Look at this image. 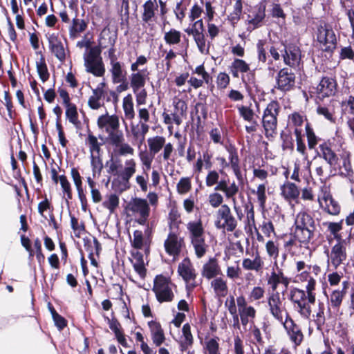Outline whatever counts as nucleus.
Instances as JSON below:
<instances>
[{
  "label": "nucleus",
  "instance_id": "20",
  "mask_svg": "<svg viewBox=\"0 0 354 354\" xmlns=\"http://www.w3.org/2000/svg\"><path fill=\"white\" fill-rule=\"evenodd\" d=\"M98 128L106 133L117 130L120 127L119 117L115 115H109L107 112L100 115L97 120Z\"/></svg>",
  "mask_w": 354,
  "mask_h": 354
},
{
  "label": "nucleus",
  "instance_id": "6",
  "mask_svg": "<svg viewBox=\"0 0 354 354\" xmlns=\"http://www.w3.org/2000/svg\"><path fill=\"white\" fill-rule=\"evenodd\" d=\"M148 62L145 55H140L136 62L131 64L130 69L132 72L129 76L130 86L131 88L144 87L149 79V72L147 68L139 69V67L145 65Z\"/></svg>",
  "mask_w": 354,
  "mask_h": 354
},
{
  "label": "nucleus",
  "instance_id": "13",
  "mask_svg": "<svg viewBox=\"0 0 354 354\" xmlns=\"http://www.w3.org/2000/svg\"><path fill=\"white\" fill-rule=\"evenodd\" d=\"M266 5L265 1H261L249 12L247 16V29L252 31L263 25L266 17Z\"/></svg>",
  "mask_w": 354,
  "mask_h": 354
},
{
  "label": "nucleus",
  "instance_id": "63",
  "mask_svg": "<svg viewBox=\"0 0 354 354\" xmlns=\"http://www.w3.org/2000/svg\"><path fill=\"white\" fill-rule=\"evenodd\" d=\"M219 172L214 169H209L205 177V185L208 187L217 185L219 183Z\"/></svg>",
  "mask_w": 354,
  "mask_h": 354
},
{
  "label": "nucleus",
  "instance_id": "64",
  "mask_svg": "<svg viewBox=\"0 0 354 354\" xmlns=\"http://www.w3.org/2000/svg\"><path fill=\"white\" fill-rule=\"evenodd\" d=\"M168 219L170 230L178 228V225L180 223V213L176 209L172 208L169 213Z\"/></svg>",
  "mask_w": 354,
  "mask_h": 354
},
{
  "label": "nucleus",
  "instance_id": "8",
  "mask_svg": "<svg viewBox=\"0 0 354 354\" xmlns=\"http://www.w3.org/2000/svg\"><path fill=\"white\" fill-rule=\"evenodd\" d=\"M158 8V5L156 0H147L142 6L141 19L142 26L149 34H152L156 29V12Z\"/></svg>",
  "mask_w": 354,
  "mask_h": 354
},
{
  "label": "nucleus",
  "instance_id": "37",
  "mask_svg": "<svg viewBox=\"0 0 354 354\" xmlns=\"http://www.w3.org/2000/svg\"><path fill=\"white\" fill-rule=\"evenodd\" d=\"M210 285L216 295L224 297L227 295V281L223 277L218 276L216 278L212 279Z\"/></svg>",
  "mask_w": 354,
  "mask_h": 354
},
{
  "label": "nucleus",
  "instance_id": "24",
  "mask_svg": "<svg viewBox=\"0 0 354 354\" xmlns=\"http://www.w3.org/2000/svg\"><path fill=\"white\" fill-rule=\"evenodd\" d=\"M109 72L111 75V80L113 84H118L127 80V71L124 64L113 59L110 63Z\"/></svg>",
  "mask_w": 354,
  "mask_h": 354
},
{
  "label": "nucleus",
  "instance_id": "57",
  "mask_svg": "<svg viewBox=\"0 0 354 354\" xmlns=\"http://www.w3.org/2000/svg\"><path fill=\"white\" fill-rule=\"evenodd\" d=\"M199 51L202 54H207L209 51V45L206 42L204 32L192 36Z\"/></svg>",
  "mask_w": 354,
  "mask_h": 354
},
{
  "label": "nucleus",
  "instance_id": "25",
  "mask_svg": "<svg viewBox=\"0 0 354 354\" xmlns=\"http://www.w3.org/2000/svg\"><path fill=\"white\" fill-rule=\"evenodd\" d=\"M49 43V48L51 53L61 62H63L66 59V49L64 46V44L59 37L52 34L48 37Z\"/></svg>",
  "mask_w": 354,
  "mask_h": 354
},
{
  "label": "nucleus",
  "instance_id": "23",
  "mask_svg": "<svg viewBox=\"0 0 354 354\" xmlns=\"http://www.w3.org/2000/svg\"><path fill=\"white\" fill-rule=\"evenodd\" d=\"M229 156H228V164L229 167L232 169L234 176L239 182H242L243 180L241 167L239 165V158L236 148L234 146L230 145L225 147Z\"/></svg>",
  "mask_w": 354,
  "mask_h": 354
},
{
  "label": "nucleus",
  "instance_id": "43",
  "mask_svg": "<svg viewBox=\"0 0 354 354\" xmlns=\"http://www.w3.org/2000/svg\"><path fill=\"white\" fill-rule=\"evenodd\" d=\"M190 3L191 0H180L176 3L174 8V13L176 19L179 22L182 23L183 20L185 19Z\"/></svg>",
  "mask_w": 354,
  "mask_h": 354
},
{
  "label": "nucleus",
  "instance_id": "27",
  "mask_svg": "<svg viewBox=\"0 0 354 354\" xmlns=\"http://www.w3.org/2000/svg\"><path fill=\"white\" fill-rule=\"evenodd\" d=\"M348 287V282L344 281L342 283V289H336L331 292L329 297V304L333 309H339L346 295Z\"/></svg>",
  "mask_w": 354,
  "mask_h": 354
},
{
  "label": "nucleus",
  "instance_id": "45",
  "mask_svg": "<svg viewBox=\"0 0 354 354\" xmlns=\"http://www.w3.org/2000/svg\"><path fill=\"white\" fill-rule=\"evenodd\" d=\"M85 142L89 148L90 156L100 154L102 143L98 142L96 136L88 133Z\"/></svg>",
  "mask_w": 354,
  "mask_h": 354
},
{
  "label": "nucleus",
  "instance_id": "60",
  "mask_svg": "<svg viewBox=\"0 0 354 354\" xmlns=\"http://www.w3.org/2000/svg\"><path fill=\"white\" fill-rule=\"evenodd\" d=\"M313 167L315 168L317 175L321 178L324 176V168L326 167V163L324 160L321 157V155L315 156L313 159Z\"/></svg>",
  "mask_w": 354,
  "mask_h": 354
},
{
  "label": "nucleus",
  "instance_id": "39",
  "mask_svg": "<svg viewBox=\"0 0 354 354\" xmlns=\"http://www.w3.org/2000/svg\"><path fill=\"white\" fill-rule=\"evenodd\" d=\"M325 205L324 207V211L328 214L333 216H337L340 212V205L330 195L328 194L324 197Z\"/></svg>",
  "mask_w": 354,
  "mask_h": 354
},
{
  "label": "nucleus",
  "instance_id": "2",
  "mask_svg": "<svg viewBox=\"0 0 354 354\" xmlns=\"http://www.w3.org/2000/svg\"><path fill=\"white\" fill-rule=\"evenodd\" d=\"M187 229L195 255L198 259L203 258L208 251L209 245L205 241V230L201 221L198 219L189 222Z\"/></svg>",
  "mask_w": 354,
  "mask_h": 354
},
{
  "label": "nucleus",
  "instance_id": "5",
  "mask_svg": "<svg viewBox=\"0 0 354 354\" xmlns=\"http://www.w3.org/2000/svg\"><path fill=\"white\" fill-rule=\"evenodd\" d=\"M100 54L101 50L97 47H92L84 55L86 72L96 77H102L105 73V68Z\"/></svg>",
  "mask_w": 354,
  "mask_h": 354
},
{
  "label": "nucleus",
  "instance_id": "9",
  "mask_svg": "<svg viewBox=\"0 0 354 354\" xmlns=\"http://www.w3.org/2000/svg\"><path fill=\"white\" fill-rule=\"evenodd\" d=\"M215 226L220 230L227 232L234 231L237 226V221L232 215L230 207L222 205L216 214Z\"/></svg>",
  "mask_w": 354,
  "mask_h": 354
},
{
  "label": "nucleus",
  "instance_id": "51",
  "mask_svg": "<svg viewBox=\"0 0 354 354\" xmlns=\"http://www.w3.org/2000/svg\"><path fill=\"white\" fill-rule=\"evenodd\" d=\"M236 109L239 111V115L243 119L244 121L251 122L256 120V115L253 109L251 108V105H237Z\"/></svg>",
  "mask_w": 354,
  "mask_h": 354
},
{
  "label": "nucleus",
  "instance_id": "47",
  "mask_svg": "<svg viewBox=\"0 0 354 354\" xmlns=\"http://www.w3.org/2000/svg\"><path fill=\"white\" fill-rule=\"evenodd\" d=\"M66 108V117L68 121L75 127H78L80 125V121L78 118V113L77 106L75 104H68L65 106Z\"/></svg>",
  "mask_w": 354,
  "mask_h": 354
},
{
  "label": "nucleus",
  "instance_id": "1",
  "mask_svg": "<svg viewBox=\"0 0 354 354\" xmlns=\"http://www.w3.org/2000/svg\"><path fill=\"white\" fill-rule=\"evenodd\" d=\"M315 230V221L309 214L300 212L297 214L292 235L299 243L308 244L313 236Z\"/></svg>",
  "mask_w": 354,
  "mask_h": 354
},
{
  "label": "nucleus",
  "instance_id": "40",
  "mask_svg": "<svg viewBox=\"0 0 354 354\" xmlns=\"http://www.w3.org/2000/svg\"><path fill=\"white\" fill-rule=\"evenodd\" d=\"M319 147L322 153L321 157L326 161V163L330 167L335 166L338 158L335 152L326 144L321 145Z\"/></svg>",
  "mask_w": 354,
  "mask_h": 354
},
{
  "label": "nucleus",
  "instance_id": "3",
  "mask_svg": "<svg viewBox=\"0 0 354 354\" xmlns=\"http://www.w3.org/2000/svg\"><path fill=\"white\" fill-rule=\"evenodd\" d=\"M315 35L319 48L323 51L332 53L335 50L337 36L330 24L324 21L318 24Z\"/></svg>",
  "mask_w": 354,
  "mask_h": 354
},
{
  "label": "nucleus",
  "instance_id": "10",
  "mask_svg": "<svg viewBox=\"0 0 354 354\" xmlns=\"http://www.w3.org/2000/svg\"><path fill=\"white\" fill-rule=\"evenodd\" d=\"M129 210L135 216V221L138 224L145 225L150 215V207L146 199L141 198H133L129 204Z\"/></svg>",
  "mask_w": 354,
  "mask_h": 354
},
{
  "label": "nucleus",
  "instance_id": "30",
  "mask_svg": "<svg viewBox=\"0 0 354 354\" xmlns=\"http://www.w3.org/2000/svg\"><path fill=\"white\" fill-rule=\"evenodd\" d=\"M148 325L153 344L157 346H160L165 339L164 331L161 325L156 321L149 322Z\"/></svg>",
  "mask_w": 354,
  "mask_h": 354
},
{
  "label": "nucleus",
  "instance_id": "50",
  "mask_svg": "<svg viewBox=\"0 0 354 354\" xmlns=\"http://www.w3.org/2000/svg\"><path fill=\"white\" fill-rule=\"evenodd\" d=\"M37 71L41 80L45 82L49 78V73L44 56L40 54V57L36 62Z\"/></svg>",
  "mask_w": 354,
  "mask_h": 354
},
{
  "label": "nucleus",
  "instance_id": "19",
  "mask_svg": "<svg viewBox=\"0 0 354 354\" xmlns=\"http://www.w3.org/2000/svg\"><path fill=\"white\" fill-rule=\"evenodd\" d=\"M201 274L203 277L210 280L222 274V270L218 263V261L215 257H210L206 261L201 270Z\"/></svg>",
  "mask_w": 354,
  "mask_h": 354
},
{
  "label": "nucleus",
  "instance_id": "55",
  "mask_svg": "<svg viewBox=\"0 0 354 354\" xmlns=\"http://www.w3.org/2000/svg\"><path fill=\"white\" fill-rule=\"evenodd\" d=\"M91 165L92 167V173L93 176L95 178L96 176H100L102 169L103 168V164L102 161V158L100 157V154L98 155H91Z\"/></svg>",
  "mask_w": 354,
  "mask_h": 354
},
{
  "label": "nucleus",
  "instance_id": "16",
  "mask_svg": "<svg viewBox=\"0 0 354 354\" xmlns=\"http://www.w3.org/2000/svg\"><path fill=\"white\" fill-rule=\"evenodd\" d=\"M277 88L282 91L291 90L295 84V75L288 68L281 69L276 77Z\"/></svg>",
  "mask_w": 354,
  "mask_h": 354
},
{
  "label": "nucleus",
  "instance_id": "11",
  "mask_svg": "<svg viewBox=\"0 0 354 354\" xmlns=\"http://www.w3.org/2000/svg\"><path fill=\"white\" fill-rule=\"evenodd\" d=\"M346 241H339L335 243L328 253V264L335 269L344 265L347 259Z\"/></svg>",
  "mask_w": 354,
  "mask_h": 354
},
{
  "label": "nucleus",
  "instance_id": "4",
  "mask_svg": "<svg viewBox=\"0 0 354 354\" xmlns=\"http://www.w3.org/2000/svg\"><path fill=\"white\" fill-rule=\"evenodd\" d=\"M176 286L171 279L163 275H158L153 280L152 290L160 303L171 302L174 299V290Z\"/></svg>",
  "mask_w": 354,
  "mask_h": 354
},
{
  "label": "nucleus",
  "instance_id": "29",
  "mask_svg": "<svg viewBox=\"0 0 354 354\" xmlns=\"http://www.w3.org/2000/svg\"><path fill=\"white\" fill-rule=\"evenodd\" d=\"M268 285L270 286L273 292H276L279 284H282L286 288L290 283V279L286 277L280 270L278 272L272 271L268 277Z\"/></svg>",
  "mask_w": 354,
  "mask_h": 354
},
{
  "label": "nucleus",
  "instance_id": "48",
  "mask_svg": "<svg viewBox=\"0 0 354 354\" xmlns=\"http://www.w3.org/2000/svg\"><path fill=\"white\" fill-rule=\"evenodd\" d=\"M131 262L136 272L140 277L144 278L146 274V268L143 260V255L141 253L137 252L133 255V259Z\"/></svg>",
  "mask_w": 354,
  "mask_h": 354
},
{
  "label": "nucleus",
  "instance_id": "58",
  "mask_svg": "<svg viewBox=\"0 0 354 354\" xmlns=\"http://www.w3.org/2000/svg\"><path fill=\"white\" fill-rule=\"evenodd\" d=\"M59 181L62 189L64 196H66L67 200L72 199L73 193L71 183L64 175H60L59 176Z\"/></svg>",
  "mask_w": 354,
  "mask_h": 354
},
{
  "label": "nucleus",
  "instance_id": "62",
  "mask_svg": "<svg viewBox=\"0 0 354 354\" xmlns=\"http://www.w3.org/2000/svg\"><path fill=\"white\" fill-rule=\"evenodd\" d=\"M106 133L108 134V140L112 145L115 147H116L121 142L124 140L122 131L118 129L111 131L109 132H107Z\"/></svg>",
  "mask_w": 354,
  "mask_h": 354
},
{
  "label": "nucleus",
  "instance_id": "31",
  "mask_svg": "<svg viewBox=\"0 0 354 354\" xmlns=\"http://www.w3.org/2000/svg\"><path fill=\"white\" fill-rule=\"evenodd\" d=\"M86 28L87 24L84 19L77 18V17H74L68 27L70 38L73 39L77 38Z\"/></svg>",
  "mask_w": 354,
  "mask_h": 354
},
{
  "label": "nucleus",
  "instance_id": "15",
  "mask_svg": "<svg viewBox=\"0 0 354 354\" xmlns=\"http://www.w3.org/2000/svg\"><path fill=\"white\" fill-rule=\"evenodd\" d=\"M184 240L176 232L170 230L164 243L166 252L173 257L178 256L183 246Z\"/></svg>",
  "mask_w": 354,
  "mask_h": 354
},
{
  "label": "nucleus",
  "instance_id": "34",
  "mask_svg": "<svg viewBox=\"0 0 354 354\" xmlns=\"http://www.w3.org/2000/svg\"><path fill=\"white\" fill-rule=\"evenodd\" d=\"M71 176L77 191L79 198L84 206L86 196L82 187V178L77 168L73 167L71 169Z\"/></svg>",
  "mask_w": 354,
  "mask_h": 354
},
{
  "label": "nucleus",
  "instance_id": "12",
  "mask_svg": "<svg viewBox=\"0 0 354 354\" xmlns=\"http://www.w3.org/2000/svg\"><path fill=\"white\" fill-rule=\"evenodd\" d=\"M268 304L270 314L280 323L283 322L286 317H290L279 292H272L269 295Z\"/></svg>",
  "mask_w": 354,
  "mask_h": 354
},
{
  "label": "nucleus",
  "instance_id": "35",
  "mask_svg": "<svg viewBox=\"0 0 354 354\" xmlns=\"http://www.w3.org/2000/svg\"><path fill=\"white\" fill-rule=\"evenodd\" d=\"M310 303H315V300L310 301L309 299V295L305 292L304 290L294 288L290 291V300L292 302L293 306L307 301Z\"/></svg>",
  "mask_w": 354,
  "mask_h": 354
},
{
  "label": "nucleus",
  "instance_id": "42",
  "mask_svg": "<svg viewBox=\"0 0 354 354\" xmlns=\"http://www.w3.org/2000/svg\"><path fill=\"white\" fill-rule=\"evenodd\" d=\"M281 195L286 200L297 198L299 195L297 187L292 183L288 182L281 187Z\"/></svg>",
  "mask_w": 354,
  "mask_h": 354
},
{
  "label": "nucleus",
  "instance_id": "49",
  "mask_svg": "<svg viewBox=\"0 0 354 354\" xmlns=\"http://www.w3.org/2000/svg\"><path fill=\"white\" fill-rule=\"evenodd\" d=\"M242 10L243 4L241 0H236L233 5L232 11L227 16V19L232 24L234 25L240 20Z\"/></svg>",
  "mask_w": 354,
  "mask_h": 354
},
{
  "label": "nucleus",
  "instance_id": "46",
  "mask_svg": "<svg viewBox=\"0 0 354 354\" xmlns=\"http://www.w3.org/2000/svg\"><path fill=\"white\" fill-rule=\"evenodd\" d=\"M122 109L127 119L132 120L135 117L133 97L131 94H128L123 98Z\"/></svg>",
  "mask_w": 354,
  "mask_h": 354
},
{
  "label": "nucleus",
  "instance_id": "21",
  "mask_svg": "<svg viewBox=\"0 0 354 354\" xmlns=\"http://www.w3.org/2000/svg\"><path fill=\"white\" fill-rule=\"evenodd\" d=\"M214 191L223 192L225 194V198L227 199H230L232 201L234 210H237V202L235 196L239 191V185L234 181L228 184L227 180H222L214 187Z\"/></svg>",
  "mask_w": 354,
  "mask_h": 354
},
{
  "label": "nucleus",
  "instance_id": "14",
  "mask_svg": "<svg viewBox=\"0 0 354 354\" xmlns=\"http://www.w3.org/2000/svg\"><path fill=\"white\" fill-rule=\"evenodd\" d=\"M178 273L183 278L189 288H194L197 284L196 271L189 258H185L178 266Z\"/></svg>",
  "mask_w": 354,
  "mask_h": 354
},
{
  "label": "nucleus",
  "instance_id": "44",
  "mask_svg": "<svg viewBox=\"0 0 354 354\" xmlns=\"http://www.w3.org/2000/svg\"><path fill=\"white\" fill-rule=\"evenodd\" d=\"M343 220L339 222H325L323 223V225L326 227L328 232L333 236L334 239L337 241H344L339 232L342 229Z\"/></svg>",
  "mask_w": 354,
  "mask_h": 354
},
{
  "label": "nucleus",
  "instance_id": "32",
  "mask_svg": "<svg viewBox=\"0 0 354 354\" xmlns=\"http://www.w3.org/2000/svg\"><path fill=\"white\" fill-rule=\"evenodd\" d=\"M136 171V162L134 159H127L124 162L123 169L118 173L122 180L128 183Z\"/></svg>",
  "mask_w": 354,
  "mask_h": 354
},
{
  "label": "nucleus",
  "instance_id": "61",
  "mask_svg": "<svg viewBox=\"0 0 354 354\" xmlns=\"http://www.w3.org/2000/svg\"><path fill=\"white\" fill-rule=\"evenodd\" d=\"M266 192V186L264 183L259 185L256 191H252V192L257 196V201L259 204V206L263 209L265 208L267 200Z\"/></svg>",
  "mask_w": 354,
  "mask_h": 354
},
{
  "label": "nucleus",
  "instance_id": "26",
  "mask_svg": "<svg viewBox=\"0 0 354 354\" xmlns=\"http://www.w3.org/2000/svg\"><path fill=\"white\" fill-rule=\"evenodd\" d=\"M243 268L245 270L261 272L264 267V261L258 252L253 253L252 258H244L242 261Z\"/></svg>",
  "mask_w": 354,
  "mask_h": 354
},
{
  "label": "nucleus",
  "instance_id": "36",
  "mask_svg": "<svg viewBox=\"0 0 354 354\" xmlns=\"http://www.w3.org/2000/svg\"><path fill=\"white\" fill-rule=\"evenodd\" d=\"M250 71L249 65L243 59H234L230 66V73L234 77H239V73H247Z\"/></svg>",
  "mask_w": 354,
  "mask_h": 354
},
{
  "label": "nucleus",
  "instance_id": "54",
  "mask_svg": "<svg viewBox=\"0 0 354 354\" xmlns=\"http://www.w3.org/2000/svg\"><path fill=\"white\" fill-rule=\"evenodd\" d=\"M181 32L176 29H171L164 35V40L169 45H177L180 43Z\"/></svg>",
  "mask_w": 354,
  "mask_h": 354
},
{
  "label": "nucleus",
  "instance_id": "17",
  "mask_svg": "<svg viewBox=\"0 0 354 354\" xmlns=\"http://www.w3.org/2000/svg\"><path fill=\"white\" fill-rule=\"evenodd\" d=\"M283 50L282 57L284 63L290 67L299 66L301 59L299 48L293 44L283 45Z\"/></svg>",
  "mask_w": 354,
  "mask_h": 354
},
{
  "label": "nucleus",
  "instance_id": "41",
  "mask_svg": "<svg viewBox=\"0 0 354 354\" xmlns=\"http://www.w3.org/2000/svg\"><path fill=\"white\" fill-rule=\"evenodd\" d=\"M183 339L180 342V350L187 351L193 344V336L191 333V327L189 324H185L182 329Z\"/></svg>",
  "mask_w": 354,
  "mask_h": 354
},
{
  "label": "nucleus",
  "instance_id": "28",
  "mask_svg": "<svg viewBox=\"0 0 354 354\" xmlns=\"http://www.w3.org/2000/svg\"><path fill=\"white\" fill-rule=\"evenodd\" d=\"M336 82L334 79L325 77L322 79L317 86V92L322 97H328L335 94Z\"/></svg>",
  "mask_w": 354,
  "mask_h": 354
},
{
  "label": "nucleus",
  "instance_id": "59",
  "mask_svg": "<svg viewBox=\"0 0 354 354\" xmlns=\"http://www.w3.org/2000/svg\"><path fill=\"white\" fill-rule=\"evenodd\" d=\"M324 310V304L323 302H319L318 310L316 312V314L313 315V321L316 324L317 328H320L325 323L326 319Z\"/></svg>",
  "mask_w": 354,
  "mask_h": 354
},
{
  "label": "nucleus",
  "instance_id": "53",
  "mask_svg": "<svg viewBox=\"0 0 354 354\" xmlns=\"http://www.w3.org/2000/svg\"><path fill=\"white\" fill-rule=\"evenodd\" d=\"M102 205L109 210L110 214H112L119 205V197L115 194L107 195Z\"/></svg>",
  "mask_w": 354,
  "mask_h": 354
},
{
  "label": "nucleus",
  "instance_id": "38",
  "mask_svg": "<svg viewBox=\"0 0 354 354\" xmlns=\"http://www.w3.org/2000/svg\"><path fill=\"white\" fill-rule=\"evenodd\" d=\"M165 138L161 136L148 138L147 143L150 153L153 155L158 153L165 146Z\"/></svg>",
  "mask_w": 354,
  "mask_h": 354
},
{
  "label": "nucleus",
  "instance_id": "52",
  "mask_svg": "<svg viewBox=\"0 0 354 354\" xmlns=\"http://www.w3.org/2000/svg\"><path fill=\"white\" fill-rule=\"evenodd\" d=\"M314 304L315 303L309 302L308 299L307 301L295 306L294 308L298 312L302 318L308 319L312 313L311 305Z\"/></svg>",
  "mask_w": 354,
  "mask_h": 354
},
{
  "label": "nucleus",
  "instance_id": "7",
  "mask_svg": "<svg viewBox=\"0 0 354 354\" xmlns=\"http://www.w3.org/2000/svg\"><path fill=\"white\" fill-rule=\"evenodd\" d=\"M279 111L280 105L277 101L270 102L264 110L262 123L267 138L273 137L277 133V116Z\"/></svg>",
  "mask_w": 354,
  "mask_h": 354
},
{
  "label": "nucleus",
  "instance_id": "33",
  "mask_svg": "<svg viewBox=\"0 0 354 354\" xmlns=\"http://www.w3.org/2000/svg\"><path fill=\"white\" fill-rule=\"evenodd\" d=\"M284 44L282 46H283ZM269 53L270 54V56L272 57V59H269L267 65H268V70L270 72V74L271 75H273L274 73L277 71L279 68L278 66H276L273 63V60L278 61L280 59V57H282V54L283 53V48L282 49H279V48H277L274 46H272L269 48Z\"/></svg>",
  "mask_w": 354,
  "mask_h": 354
},
{
  "label": "nucleus",
  "instance_id": "56",
  "mask_svg": "<svg viewBox=\"0 0 354 354\" xmlns=\"http://www.w3.org/2000/svg\"><path fill=\"white\" fill-rule=\"evenodd\" d=\"M203 21L201 19L196 20L195 22L189 24V26L185 30V32L191 36L204 32Z\"/></svg>",
  "mask_w": 354,
  "mask_h": 354
},
{
  "label": "nucleus",
  "instance_id": "18",
  "mask_svg": "<svg viewBox=\"0 0 354 354\" xmlns=\"http://www.w3.org/2000/svg\"><path fill=\"white\" fill-rule=\"evenodd\" d=\"M106 82L102 81L99 83L96 88H92V94L88 100V106L93 110H98L104 104Z\"/></svg>",
  "mask_w": 354,
  "mask_h": 354
},
{
  "label": "nucleus",
  "instance_id": "22",
  "mask_svg": "<svg viewBox=\"0 0 354 354\" xmlns=\"http://www.w3.org/2000/svg\"><path fill=\"white\" fill-rule=\"evenodd\" d=\"M281 324L286 330L290 340L295 346L299 345L304 337L300 327L297 325L290 317H286Z\"/></svg>",
  "mask_w": 354,
  "mask_h": 354
}]
</instances>
